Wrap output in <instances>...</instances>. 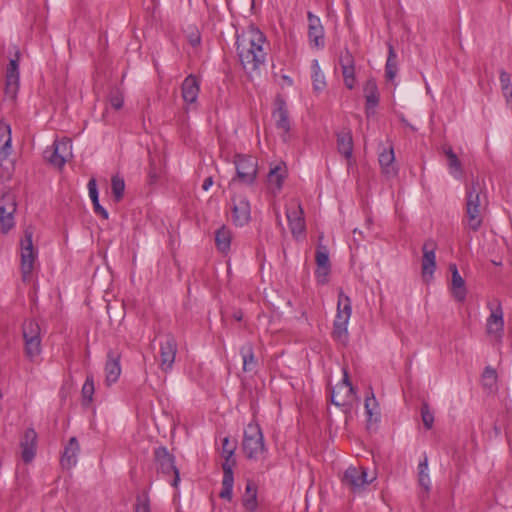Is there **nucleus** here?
Listing matches in <instances>:
<instances>
[{
    "label": "nucleus",
    "instance_id": "54",
    "mask_svg": "<svg viewBox=\"0 0 512 512\" xmlns=\"http://www.w3.org/2000/svg\"><path fill=\"white\" fill-rule=\"evenodd\" d=\"M212 185H213V178H212V177H207V178L204 180L203 184H202V189H203L204 191H207V190H209V188H210Z\"/></svg>",
    "mask_w": 512,
    "mask_h": 512
},
{
    "label": "nucleus",
    "instance_id": "14",
    "mask_svg": "<svg viewBox=\"0 0 512 512\" xmlns=\"http://www.w3.org/2000/svg\"><path fill=\"white\" fill-rule=\"evenodd\" d=\"M33 231L27 228L24 231V238L21 240V271L26 279L32 273L36 253L33 248Z\"/></svg>",
    "mask_w": 512,
    "mask_h": 512
},
{
    "label": "nucleus",
    "instance_id": "15",
    "mask_svg": "<svg viewBox=\"0 0 512 512\" xmlns=\"http://www.w3.org/2000/svg\"><path fill=\"white\" fill-rule=\"evenodd\" d=\"M286 216L291 233L294 237L305 231L304 211L298 201H292L286 209Z\"/></svg>",
    "mask_w": 512,
    "mask_h": 512
},
{
    "label": "nucleus",
    "instance_id": "50",
    "mask_svg": "<svg viewBox=\"0 0 512 512\" xmlns=\"http://www.w3.org/2000/svg\"><path fill=\"white\" fill-rule=\"evenodd\" d=\"M312 80H313V88L316 92H321L325 88L326 82H325V76L323 73L317 74V75H312Z\"/></svg>",
    "mask_w": 512,
    "mask_h": 512
},
{
    "label": "nucleus",
    "instance_id": "19",
    "mask_svg": "<svg viewBox=\"0 0 512 512\" xmlns=\"http://www.w3.org/2000/svg\"><path fill=\"white\" fill-rule=\"evenodd\" d=\"M21 458L24 463H30L35 457L37 448V433L33 428L25 430L21 441Z\"/></svg>",
    "mask_w": 512,
    "mask_h": 512
},
{
    "label": "nucleus",
    "instance_id": "49",
    "mask_svg": "<svg viewBox=\"0 0 512 512\" xmlns=\"http://www.w3.org/2000/svg\"><path fill=\"white\" fill-rule=\"evenodd\" d=\"M331 266H317L315 276L319 284H326L328 275L330 274Z\"/></svg>",
    "mask_w": 512,
    "mask_h": 512
},
{
    "label": "nucleus",
    "instance_id": "42",
    "mask_svg": "<svg viewBox=\"0 0 512 512\" xmlns=\"http://www.w3.org/2000/svg\"><path fill=\"white\" fill-rule=\"evenodd\" d=\"M284 174L279 166L272 168L268 174V181L275 184L278 189L283 185Z\"/></svg>",
    "mask_w": 512,
    "mask_h": 512
},
{
    "label": "nucleus",
    "instance_id": "22",
    "mask_svg": "<svg viewBox=\"0 0 512 512\" xmlns=\"http://www.w3.org/2000/svg\"><path fill=\"white\" fill-rule=\"evenodd\" d=\"M342 481L352 490L359 489L369 483V480L367 479V471L363 467H349L345 471ZM371 481L372 480H370V482Z\"/></svg>",
    "mask_w": 512,
    "mask_h": 512
},
{
    "label": "nucleus",
    "instance_id": "21",
    "mask_svg": "<svg viewBox=\"0 0 512 512\" xmlns=\"http://www.w3.org/2000/svg\"><path fill=\"white\" fill-rule=\"evenodd\" d=\"M486 331L487 334L494 336L497 340L502 338L504 320L503 310L500 303H498L495 309H491V314L487 318Z\"/></svg>",
    "mask_w": 512,
    "mask_h": 512
},
{
    "label": "nucleus",
    "instance_id": "11",
    "mask_svg": "<svg viewBox=\"0 0 512 512\" xmlns=\"http://www.w3.org/2000/svg\"><path fill=\"white\" fill-rule=\"evenodd\" d=\"M14 57L10 58L5 74V94L15 99L19 89V61L20 51L14 46Z\"/></svg>",
    "mask_w": 512,
    "mask_h": 512
},
{
    "label": "nucleus",
    "instance_id": "13",
    "mask_svg": "<svg viewBox=\"0 0 512 512\" xmlns=\"http://www.w3.org/2000/svg\"><path fill=\"white\" fill-rule=\"evenodd\" d=\"M160 346V369L168 372L172 369L178 350L177 341L173 334H164L159 343Z\"/></svg>",
    "mask_w": 512,
    "mask_h": 512
},
{
    "label": "nucleus",
    "instance_id": "31",
    "mask_svg": "<svg viewBox=\"0 0 512 512\" xmlns=\"http://www.w3.org/2000/svg\"><path fill=\"white\" fill-rule=\"evenodd\" d=\"M364 95L366 99V111L373 110L379 103L378 87L374 79H368L366 81Z\"/></svg>",
    "mask_w": 512,
    "mask_h": 512
},
{
    "label": "nucleus",
    "instance_id": "40",
    "mask_svg": "<svg viewBox=\"0 0 512 512\" xmlns=\"http://www.w3.org/2000/svg\"><path fill=\"white\" fill-rule=\"evenodd\" d=\"M111 189L115 201L119 202L124 195L125 182L124 179L119 176H113L111 179Z\"/></svg>",
    "mask_w": 512,
    "mask_h": 512
},
{
    "label": "nucleus",
    "instance_id": "28",
    "mask_svg": "<svg viewBox=\"0 0 512 512\" xmlns=\"http://www.w3.org/2000/svg\"><path fill=\"white\" fill-rule=\"evenodd\" d=\"M337 136V149L347 160L352 158L353 154V138L349 128H342L336 134Z\"/></svg>",
    "mask_w": 512,
    "mask_h": 512
},
{
    "label": "nucleus",
    "instance_id": "24",
    "mask_svg": "<svg viewBox=\"0 0 512 512\" xmlns=\"http://www.w3.org/2000/svg\"><path fill=\"white\" fill-rule=\"evenodd\" d=\"M449 269L451 271V293L454 299L458 302H464L467 295V289L465 281L460 275L456 264H450Z\"/></svg>",
    "mask_w": 512,
    "mask_h": 512
},
{
    "label": "nucleus",
    "instance_id": "43",
    "mask_svg": "<svg viewBox=\"0 0 512 512\" xmlns=\"http://www.w3.org/2000/svg\"><path fill=\"white\" fill-rule=\"evenodd\" d=\"M421 417L426 429H431L434 423V414L429 409L428 403L424 402L421 406Z\"/></svg>",
    "mask_w": 512,
    "mask_h": 512
},
{
    "label": "nucleus",
    "instance_id": "7",
    "mask_svg": "<svg viewBox=\"0 0 512 512\" xmlns=\"http://www.w3.org/2000/svg\"><path fill=\"white\" fill-rule=\"evenodd\" d=\"M22 334L25 342V353L30 358L41 353V329L39 324L33 320H25L22 325Z\"/></svg>",
    "mask_w": 512,
    "mask_h": 512
},
{
    "label": "nucleus",
    "instance_id": "57",
    "mask_svg": "<svg viewBox=\"0 0 512 512\" xmlns=\"http://www.w3.org/2000/svg\"><path fill=\"white\" fill-rule=\"evenodd\" d=\"M401 121H402L406 126H408L409 128H411V130L416 131V128H415L414 126H412L411 124H409V123L407 122V120H406L404 117H401Z\"/></svg>",
    "mask_w": 512,
    "mask_h": 512
},
{
    "label": "nucleus",
    "instance_id": "44",
    "mask_svg": "<svg viewBox=\"0 0 512 512\" xmlns=\"http://www.w3.org/2000/svg\"><path fill=\"white\" fill-rule=\"evenodd\" d=\"M484 386L492 388L496 384L497 373L496 370L490 366H487L482 374Z\"/></svg>",
    "mask_w": 512,
    "mask_h": 512
},
{
    "label": "nucleus",
    "instance_id": "20",
    "mask_svg": "<svg viewBox=\"0 0 512 512\" xmlns=\"http://www.w3.org/2000/svg\"><path fill=\"white\" fill-rule=\"evenodd\" d=\"M277 108L273 112L272 116L275 119V125L277 129L283 131L282 139L283 141H287L288 135L291 129L288 110L286 107V102L284 99L278 97L276 99Z\"/></svg>",
    "mask_w": 512,
    "mask_h": 512
},
{
    "label": "nucleus",
    "instance_id": "34",
    "mask_svg": "<svg viewBox=\"0 0 512 512\" xmlns=\"http://www.w3.org/2000/svg\"><path fill=\"white\" fill-rule=\"evenodd\" d=\"M398 72L397 54L392 44H388V57L385 65V77L388 81H393Z\"/></svg>",
    "mask_w": 512,
    "mask_h": 512
},
{
    "label": "nucleus",
    "instance_id": "56",
    "mask_svg": "<svg viewBox=\"0 0 512 512\" xmlns=\"http://www.w3.org/2000/svg\"><path fill=\"white\" fill-rule=\"evenodd\" d=\"M200 43V37L199 36H196L195 38H192L191 39V44L192 46H196Z\"/></svg>",
    "mask_w": 512,
    "mask_h": 512
},
{
    "label": "nucleus",
    "instance_id": "4",
    "mask_svg": "<svg viewBox=\"0 0 512 512\" xmlns=\"http://www.w3.org/2000/svg\"><path fill=\"white\" fill-rule=\"evenodd\" d=\"M352 306L349 296L340 290L337 302V313L333 324L332 336L335 341L346 344L348 341V322L351 317Z\"/></svg>",
    "mask_w": 512,
    "mask_h": 512
},
{
    "label": "nucleus",
    "instance_id": "33",
    "mask_svg": "<svg viewBox=\"0 0 512 512\" xmlns=\"http://www.w3.org/2000/svg\"><path fill=\"white\" fill-rule=\"evenodd\" d=\"M242 504L248 512H254L258 507L257 488L250 481L247 482L246 490L242 497Z\"/></svg>",
    "mask_w": 512,
    "mask_h": 512
},
{
    "label": "nucleus",
    "instance_id": "37",
    "mask_svg": "<svg viewBox=\"0 0 512 512\" xmlns=\"http://www.w3.org/2000/svg\"><path fill=\"white\" fill-rule=\"evenodd\" d=\"M418 478H419V484L425 489L429 490L430 488V477L428 474V458L427 456H424V459L420 461L418 465Z\"/></svg>",
    "mask_w": 512,
    "mask_h": 512
},
{
    "label": "nucleus",
    "instance_id": "9",
    "mask_svg": "<svg viewBox=\"0 0 512 512\" xmlns=\"http://www.w3.org/2000/svg\"><path fill=\"white\" fill-rule=\"evenodd\" d=\"M154 460L159 472L165 475H174L171 485L177 487L180 482V473L175 465L174 455L169 453L166 447L160 446L154 450Z\"/></svg>",
    "mask_w": 512,
    "mask_h": 512
},
{
    "label": "nucleus",
    "instance_id": "30",
    "mask_svg": "<svg viewBox=\"0 0 512 512\" xmlns=\"http://www.w3.org/2000/svg\"><path fill=\"white\" fill-rule=\"evenodd\" d=\"M121 374V366L119 363V357L116 356L112 351L108 353V360L105 364V376L106 383L108 386L115 383Z\"/></svg>",
    "mask_w": 512,
    "mask_h": 512
},
{
    "label": "nucleus",
    "instance_id": "1",
    "mask_svg": "<svg viewBox=\"0 0 512 512\" xmlns=\"http://www.w3.org/2000/svg\"><path fill=\"white\" fill-rule=\"evenodd\" d=\"M266 36L258 28H251L247 35L237 38V53L240 63L249 75L258 73L266 61L264 45Z\"/></svg>",
    "mask_w": 512,
    "mask_h": 512
},
{
    "label": "nucleus",
    "instance_id": "5",
    "mask_svg": "<svg viewBox=\"0 0 512 512\" xmlns=\"http://www.w3.org/2000/svg\"><path fill=\"white\" fill-rule=\"evenodd\" d=\"M234 164L236 176L231 180V183L239 182L247 186L254 185L258 174V159L251 155L236 154Z\"/></svg>",
    "mask_w": 512,
    "mask_h": 512
},
{
    "label": "nucleus",
    "instance_id": "12",
    "mask_svg": "<svg viewBox=\"0 0 512 512\" xmlns=\"http://www.w3.org/2000/svg\"><path fill=\"white\" fill-rule=\"evenodd\" d=\"M70 155L71 141L69 139L55 140L53 145L44 151L45 159L57 168H62Z\"/></svg>",
    "mask_w": 512,
    "mask_h": 512
},
{
    "label": "nucleus",
    "instance_id": "27",
    "mask_svg": "<svg viewBox=\"0 0 512 512\" xmlns=\"http://www.w3.org/2000/svg\"><path fill=\"white\" fill-rule=\"evenodd\" d=\"M250 203L246 198H239L236 202L234 201L232 209L233 222L238 226H244L250 220Z\"/></svg>",
    "mask_w": 512,
    "mask_h": 512
},
{
    "label": "nucleus",
    "instance_id": "29",
    "mask_svg": "<svg viewBox=\"0 0 512 512\" xmlns=\"http://www.w3.org/2000/svg\"><path fill=\"white\" fill-rule=\"evenodd\" d=\"M382 173L387 178H392L397 175L398 170L394 166L395 155L393 147L384 148L383 151L379 154L378 158Z\"/></svg>",
    "mask_w": 512,
    "mask_h": 512
},
{
    "label": "nucleus",
    "instance_id": "45",
    "mask_svg": "<svg viewBox=\"0 0 512 512\" xmlns=\"http://www.w3.org/2000/svg\"><path fill=\"white\" fill-rule=\"evenodd\" d=\"M315 260L317 266H331L330 260H329V254L325 246H319L316 255Z\"/></svg>",
    "mask_w": 512,
    "mask_h": 512
},
{
    "label": "nucleus",
    "instance_id": "26",
    "mask_svg": "<svg viewBox=\"0 0 512 512\" xmlns=\"http://www.w3.org/2000/svg\"><path fill=\"white\" fill-rule=\"evenodd\" d=\"M181 90L183 100L188 104H193L199 95L200 82L196 76L190 74L184 79Z\"/></svg>",
    "mask_w": 512,
    "mask_h": 512
},
{
    "label": "nucleus",
    "instance_id": "25",
    "mask_svg": "<svg viewBox=\"0 0 512 512\" xmlns=\"http://www.w3.org/2000/svg\"><path fill=\"white\" fill-rule=\"evenodd\" d=\"M239 352L243 361V372L256 374L259 361L255 356L253 344L251 342H246L241 346Z\"/></svg>",
    "mask_w": 512,
    "mask_h": 512
},
{
    "label": "nucleus",
    "instance_id": "6",
    "mask_svg": "<svg viewBox=\"0 0 512 512\" xmlns=\"http://www.w3.org/2000/svg\"><path fill=\"white\" fill-rule=\"evenodd\" d=\"M11 127L9 124L0 122V180L8 181L12 177L13 164L8 162L12 146Z\"/></svg>",
    "mask_w": 512,
    "mask_h": 512
},
{
    "label": "nucleus",
    "instance_id": "8",
    "mask_svg": "<svg viewBox=\"0 0 512 512\" xmlns=\"http://www.w3.org/2000/svg\"><path fill=\"white\" fill-rule=\"evenodd\" d=\"M355 398L354 387L352 386L348 373L344 370L342 381L337 384L331 393V402L338 407H342L345 413L350 412L352 402Z\"/></svg>",
    "mask_w": 512,
    "mask_h": 512
},
{
    "label": "nucleus",
    "instance_id": "23",
    "mask_svg": "<svg viewBox=\"0 0 512 512\" xmlns=\"http://www.w3.org/2000/svg\"><path fill=\"white\" fill-rule=\"evenodd\" d=\"M80 452L79 442L76 437H71L65 445L61 455L60 463L64 469H71L77 463V457Z\"/></svg>",
    "mask_w": 512,
    "mask_h": 512
},
{
    "label": "nucleus",
    "instance_id": "55",
    "mask_svg": "<svg viewBox=\"0 0 512 512\" xmlns=\"http://www.w3.org/2000/svg\"><path fill=\"white\" fill-rule=\"evenodd\" d=\"M149 178H150V183H155L158 179V175L154 170L151 169L150 173H149Z\"/></svg>",
    "mask_w": 512,
    "mask_h": 512
},
{
    "label": "nucleus",
    "instance_id": "47",
    "mask_svg": "<svg viewBox=\"0 0 512 512\" xmlns=\"http://www.w3.org/2000/svg\"><path fill=\"white\" fill-rule=\"evenodd\" d=\"M339 65L341 68L355 66V60L348 48L341 51L339 56Z\"/></svg>",
    "mask_w": 512,
    "mask_h": 512
},
{
    "label": "nucleus",
    "instance_id": "52",
    "mask_svg": "<svg viewBox=\"0 0 512 512\" xmlns=\"http://www.w3.org/2000/svg\"><path fill=\"white\" fill-rule=\"evenodd\" d=\"M111 106L118 110L123 106V99L121 96L115 95L110 98Z\"/></svg>",
    "mask_w": 512,
    "mask_h": 512
},
{
    "label": "nucleus",
    "instance_id": "39",
    "mask_svg": "<svg viewBox=\"0 0 512 512\" xmlns=\"http://www.w3.org/2000/svg\"><path fill=\"white\" fill-rule=\"evenodd\" d=\"M499 78L503 95L507 102H512V84L510 74L505 70H501Z\"/></svg>",
    "mask_w": 512,
    "mask_h": 512
},
{
    "label": "nucleus",
    "instance_id": "35",
    "mask_svg": "<svg viewBox=\"0 0 512 512\" xmlns=\"http://www.w3.org/2000/svg\"><path fill=\"white\" fill-rule=\"evenodd\" d=\"M231 231L222 226L215 233V243L219 251L227 252L231 244Z\"/></svg>",
    "mask_w": 512,
    "mask_h": 512
},
{
    "label": "nucleus",
    "instance_id": "36",
    "mask_svg": "<svg viewBox=\"0 0 512 512\" xmlns=\"http://www.w3.org/2000/svg\"><path fill=\"white\" fill-rule=\"evenodd\" d=\"M444 153L448 159V166L450 169L451 174L455 178H460L463 170H462V164L460 160L458 159L457 155L454 153L451 147L444 148Z\"/></svg>",
    "mask_w": 512,
    "mask_h": 512
},
{
    "label": "nucleus",
    "instance_id": "51",
    "mask_svg": "<svg viewBox=\"0 0 512 512\" xmlns=\"http://www.w3.org/2000/svg\"><path fill=\"white\" fill-rule=\"evenodd\" d=\"M373 406H376V399L374 394L371 392V395H367L365 398V410L369 418L373 415Z\"/></svg>",
    "mask_w": 512,
    "mask_h": 512
},
{
    "label": "nucleus",
    "instance_id": "32",
    "mask_svg": "<svg viewBox=\"0 0 512 512\" xmlns=\"http://www.w3.org/2000/svg\"><path fill=\"white\" fill-rule=\"evenodd\" d=\"M87 186H88L89 196L92 201L93 210H94L95 214L100 215L105 220H107L109 217V214H108L107 210L103 206H101L99 203V193H98V189H97L96 180L94 178L90 179L88 181Z\"/></svg>",
    "mask_w": 512,
    "mask_h": 512
},
{
    "label": "nucleus",
    "instance_id": "38",
    "mask_svg": "<svg viewBox=\"0 0 512 512\" xmlns=\"http://www.w3.org/2000/svg\"><path fill=\"white\" fill-rule=\"evenodd\" d=\"M94 379L92 375H87L86 380L82 386V397L84 401V405H88L93 400V394H94Z\"/></svg>",
    "mask_w": 512,
    "mask_h": 512
},
{
    "label": "nucleus",
    "instance_id": "2",
    "mask_svg": "<svg viewBox=\"0 0 512 512\" xmlns=\"http://www.w3.org/2000/svg\"><path fill=\"white\" fill-rule=\"evenodd\" d=\"M488 205L486 186L478 178L466 186L465 225L477 232L483 224V213Z\"/></svg>",
    "mask_w": 512,
    "mask_h": 512
},
{
    "label": "nucleus",
    "instance_id": "48",
    "mask_svg": "<svg viewBox=\"0 0 512 512\" xmlns=\"http://www.w3.org/2000/svg\"><path fill=\"white\" fill-rule=\"evenodd\" d=\"M236 450L235 442L230 441L229 437H225L222 440V451L221 455L223 458H229L230 456H234Z\"/></svg>",
    "mask_w": 512,
    "mask_h": 512
},
{
    "label": "nucleus",
    "instance_id": "59",
    "mask_svg": "<svg viewBox=\"0 0 512 512\" xmlns=\"http://www.w3.org/2000/svg\"><path fill=\"white\" fill-rule=\"evenodd\" d=\"M235 318H236V320L240 321L242 319V315L241 314H239V315L236 314Z\"/></svg>",
    "mask_w": 512,
    "mask_h": 512
},
{
    "label": "nucleus",
    "instance_id": "17",
    "mask_svg": "<svg viewBox=\"0 0 512 512\" xmlns=\"http://www.w3.org/2000/svg\"><path fill=\"white\" fill-rule=\"evenodd\" d=\"M436 244L433 240H427L422 247V276L425 281L432 277L436 269Z\"/></svg>",
    "mask_w": 512,
    "mask_h": 512
},
{
    "label": "nucleus",
    "instance_id": "18",
    "mask_svg": "<svg viewBox=\"0 0 512 512\" xmlns=\"http://www.w3.org/2000/svg\"><path fill=\"white\" fill-rule=\"evenodd\" d=\"M307 18L309 22L308 37L310 44L317 49L324 48V28L321 24L320 18L310 11L307 13Z\"/></svg>",
    "mask_w": 512,
    "mask_h": 512
},
{
    "label": "nucleus",
    "instance_id": "10",
    "mask_svg": "<svg viewBox=\"0 0 512 512\" xmlns=\"http://www.w3.org/2000/svg\"><path fill=\"white\" fill-rule=\"evenodd\" d=\"M17 210L15 196L12 193H4L0 198V231L7 234L14 226V214Z\"/></svg>",
    "mask_w": 512,
    "mask_h": 512
},
{
    "label": "nucleus",
    "instance_id": "16",
    "mask_svg": "<svg viewBox=\"0 0 512 512\" xmlns=\"http://www.w3.org/2000/svg\"><path fill=\"white\" fill-rule=\"evenodd\" d=\"M236 465V459L234 456H230L229 458H224V462L222 463L223 470V479H222V489L219 493V496L222 499L231 501L233 495V486H234V474L233 468Z\"/></svg>",
    "mask_w": 512,
    "mask_h": 512
},
{
    "label": "nucleus",
    "instance_id": "46",
    "mask_svg": "<svg viewBox=\"0 0 512 512\" xmlns=\"http://www.w3.org/2000/svg\"><path fill=\"white\" fill-rule=\"evenodd\" d=\"M135 512H150V501L147 493L137 496Z\"/></svg>",
    "mask_w": 512,
    "mask_h": 512
},
{
    "label": "nucleus",
    "instance_id": "53",
    "mask_svg": "<svg viewBox=\"0 0 512 512\" xmlns=\"http://www.w3.org/2000/svg\"><path fill=\"white\" fill-rule=\"evenodd\" d=\"M311 70H312V75H317V74L322 73L317 59H314L312 61Z\"/></svg>",
    "mask_w": 512,
    "mask_h": 512
},
{
    "label": "nucleus",
    "instance_id": "58",
    "mask_svg": "<svg viewBox=\"0 0 512 512\" xmlns=\"http://www.w3.org/2000/svg\"><path fill=\"white\" fill-rule=\"evenodd\" d=\"M276 218H277V223H278L279 225H281L280 215H279V214H277V215H276Z\"/></svg>",
    "mask_w": 512,
    "mask_h": 512
},
{
    "label": "nucleus",
    "instance_id": "3",
    "mask_svg": "<svg viewBox=\"0 0 512 512\" xmlns=\"http://www.w3.org/2000/svg\"><path fill=\"white\" fill-rule=\"evenodd\" d=\"M242 450L249 460H264L268 449L264 443V436L258 424L250 423L244 430Z\"/></svg>",
    "mask_w": 512,
    "mask_h": 512
},
{
    "label": "nucleus",
    "instance_id": "41",
    "mask_svg": "<svg viewBox=\"0 0 512 512\" xmlns=\"http://www.w3.org/2000/svg\"><path fill=\"white\" fill-rule=\"evenodd\" d=\"M345 86L351 90L355 87V66L341 68Z\"/></svg>",
    "mask_w": 512,
    "mask_h": 512
}]
</instances>
